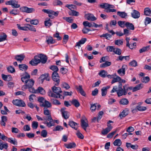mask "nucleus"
<instances>
[{
  "mask_svg": "<svg viewBox=\"0 0 151 151\" xmlns=\"http://www.w3.org/2000/svg\"><path fill=\"white\" fill-rule=\"evenodd\" d=\"M115 92H116L118 96L119 97L122 95H125L127 94L125 86H123V88H122V84L121 83L119 84L118 87L116 86H114L113 87L111 92L112 93Z\"/></svg>",
  "mask_w": 151,
  "mask_h": 151,
  "instance_id": "f257e3e1",
  "label": "nucleus"
},
{
  "mask_svg": "<svg viewBox=\"0 0 151 151\" xmlns=\"http://www.w3.org/2000/svg\"><path fill=\"white\" fill-rule=\"evenodd\" d=\"M44 114L46 116L43 117L44 119L46 121V123L48 127H50L54 125V122L52 119L50 111L47 109H44Z\"/></svg>",
  "mask_w": 151,
  "mask_h": 151,
  "instance_id": "f03ea898",
  "label": "nucleus"
},
{
  "mask_svg": "<svg viewBox=\"0 0 151 151\" xmlns=\"http://www.w3.org/2000/svg\"><path fill=\"white\" fill-rule=\"evenodd\" d=\"M53 92H51L49 94V96L53 97L62 99L63 98L62 96H61L60 93L62 92L61 88L59 87H56L55 86H53L52 88Z\"/></svg>",
  "mask_w": 151,
  "mask_h": 151,
  "instance_id": "7ed1b4c3",
  "label": "nucleus"
},
{
  "mask_svg": "<svg viewBox=\"0 0 151 151\" xmlns=\"http://www.w3.org/2000/svg\"><path fill=\"white\" fill-rule=\"evenodd\" d=\"M35 81L32 79H29L25 83L26 84L24 85L22 87V89L23 91H25L27 89H28L29 91L31 93V90H34V88L33 86L34 85Z\"/></svg>",
  "mask_w": 151,
  "mask_h": 151,
  "instance_id": "20e7f679",
  "label": "nucleus"
},
{
  "mask_svg": "<svg viewBox=\"0 0 151 151\" xmlns=\"http://www.w3.org/2000/svg\"><path fill=\"white\" fill-rule=\"evenodd\" d=\"M42 11L48 14L49 17L52 19L54 18V16H57L59 14V12L58 11L55 12L52 10L49 9H43Z\"/></svg>",
  "mask_w": 151,
  "mask_h": 151,
  "instance_id": "39448f33",
  "label": "nucleus"
},
{
  "mask_svg": "<svg viewBox=\"0 0 151 151\" xmlns=\"http://www.w3.org/2000/svg\"><path fill=\"white\" fill-rule=\"evenodd\" d=\"M21 12L27 13H30L35 12V10L33 8H29L26 6H23L20 9Z\"/></svg>",
  "mask_w": 151,
  "mask_h": 151,
  "instance_id": "423d86ee",
  "label": "nucleus"
},
{
  "mask_svg": "<svg viewBox=\"0 0 151 151\" xmlns=\"http://www.w3.org/2000/svg\"><path fill=\"white\" fill-rule=\"evenodd\" d=\"M6 5H10L13 8H17L20 7V5L18 4V2L16 0H11L6 2Z\"/></svg>",
  "mask_w": 151,
  "mask_h": 151,
  "instance_id": "0eeeda50",
  "label": "nucleus"
},
{
  "mask_svg": "<svg viewBox=\"0 0 151 151\" xmlns=\"http://www.w3.org/2000/svg\"><path fill=\"white\" fill-rule=\"evenodd\" d=\"M12 103L14 105L24 107L26 106V104L24 102L21 100H13L12 101Z\"/></svg>",
  "mask_w": 151,
  "mask_h": 151,
  "instance_id": "6e6552de",
  "label": "nucleus"
},
{
  "mask_svg": "<svg viewBox=\"0 0 151 151\" xmlns=\"http://www.w3.org/2000/svg\"><path fill=\"white\" fill-rule=\"evenodd\" d=\"M52 78L53 80L56 82L55 85L58 86L60 83L59 76L57 72H53L52 75Z\"/></svg>",
  "mask_w": 151,
  "mask_h": 151,
  "instance_id": "1a4fd4ad",
  "label": "nucleus"
},
{
  "mask_svg": "<svg viewBox=\"0 0 151 151\" xmlns=\"http://www.w3.org/2000/svg\"><path fill=\"white\" fill-rule=\"evenodd\" d=\"M31 93H40L42 95H44L45 93V91L44 89L41 87H39L37 89L35 90V89L34 90H31Z\"/></svg>",
  "mask_w": 151,
  "mask_h": 151,
  "instance_id": "9d476101",
  "label": "nucleus"
},
{
  "mask_svg": "<svg viewBox=\"0 0 151 151\" xmlns=\"http://www.w3.org/2000/svg\"><path fill=\"white\" fill-rule=\"evenodd\" d=\"M38 56V58L39 59L40 63H45L47 60V56L43 54H40L37 56Z\"/></svg>",
  "mask_w": 151,
  "mask_h": 151,
  "instance_id": "9b49d317",
  "label": "nucleus"
},
{
  "mask_svg": "<svg viewBox=\"0 0 151 151\" xmlns=\"http://www.w3.org/2000/svg\"><path fill=\"white\" fill-rule=\"evenodd\" d=\"M38 56L37 55L35 56L34 58L30 61L29 63L33 66H35L40 63L39 58H38Z\"/></svg>",
  "mask_w": 151,
  "mask_h": 151,
  "instance_id": "f8f14e48",
  "label": "nucleus"
},
{
  "mask_svg": "<svg viewBox=\"0 0 151 151\" xmlns=\"http://www.w3.org/2000/svg\"><path fill=\"white\" fill-rule=\"evenodd\" d=\"M81 126L82 128L85 131H86V128L88 127V124L86 119L84 120L82 119L81 120Z\"/></svg>",
  "mask_w": 151,
  "mask_h": 151,
  "instance_id": "ddd939ff",
  "label": "nucleus"
},
{
  "mask_svg": "<svg viewBox=\"0 0 151 151\" xmlns=\"http://www.w3.org/2000/svg\"><path fill=\"white\" fill-rule=\"evenodd\" d=\"M85 17L88 20L94 21L97 19V18L92 14H85Z\"/></svg>",
  "mask_w": 151,
  "mask_h": 151,
  "instance_id": "4468645a",
  "label": "nucleus"
},
{
  "mask_svg": "<svg viewBox=\"0 0 151 151\" xmlns=\"http://www.w3.org/2000/svg\"><path fill=\"white\" fill-rule=\"evenodd\" d=\"M129 112V111L128 109L126 108L120 113L119 116L121 118L124 117L128 114Z\"/></svg>",
  "mask_w": 151,
  "mask_h": 151,
  "instance_id": "2eb2a0df",
  "label": "nucleus"
},
{
  "mask_svg": "<svg viewBox=\"0 0 151 151\" xmlns=\"http://www.w3.org/2000/svg\"><path fill=\"white\" fill-rule=\"evenodd\" d=\"M132 17L134 18H138L140 16L139 12L135 10H134L132 13H131Z\"/></svg>",
  "mask_w": 151,
  "mask_h": 151,
  "instance_id": "dca6fc26",
  "label": "nucleus"
},
{
  "mask_svg": "<svg viewBox=\"0 0 151 151\" xmlns=\"http://www.w3.org/2000/svg\"><path fill=\"white\" fill-rule=\"evenodd\" d=\"M1 77L2 79L5 81H10L12 79L11 76L9 75H6L2 74H1Z\"/></svg>",
  "mask_w": 151,
  "mask_h": 151,
  "instance_id": "f3484780",
  "label": "nucleus"
},
{
  "mask_svg": "<svg viewBox=\"0 0 151 151\" xmlns=\"http://www.w3.org/2000/svg\"><path fill=\"white\" fill-rule=\"evenodd\" d=\"M110 88V86H107L103 87L101 89V95L103 96H106L107 93V90Z\"/></svg>",
  "mask_w": 151,
  "mask_h": 151,
  "instance_id": "a211bd4d",
  "label": "nucleus"
},
{
  "mask_svg": "<svg viewBox=\"0 0 151 151\" xmlns=\"http://www.w3.org/2000/svg\"><path fill=\"white\" fill-rule=\"evenodd\" d=\"M25 56L22 54L20 55H17L15 56L14 58L18 61L21 63L22 61L25 58Z\"/></svg>",
  "mask_w": 151,
  "mask_h": 151,
  "instance_id": "6ab92c4d",
  "label": "nucleus"
},
{
  "mask_svg": "<svg viewBox=\"0 0 151 151\" xmlns=\"http://www.w3.org/2000/svg\"><path fill=\"white\" fill-rule=\"evenodd\" d=\"M125 65H123L122 68L117 71V72L120 76H124L125 74Z\"/></svg>",
  "mask_w": 151,
  "mask_h": 151,
  "instance_id": "aec40b11",
  "label": "nucleus"
},
{
  "mask_svg": "<svg viewBox=\"0 0 151 151\" xmlns=\"http://www.w3.org/2000/svg\"><path fill=\"white\" fill-rule=\"evenodd\" d=\"M30 76L26 72L25 75L21 78V80L22 82L25 83L29 79Z\"/></svg>",
  "mask_w": 151,
  "mask_h": 151,
  "instance_id": "412c9836",
  "label": "nucleus"
},
{
  "mask_svg": "<svg viewBox=\"0 0 151 151\" xmlns=\"http://www.w3.org/2000/svg\"><path fill=\"white\" fill-rule=\"evenodd\" d=\"M46 42L48 44H52L55 43V41L54 40L51 36L47 37Z\"/></svg>",
  "mask_w": 151,
  "mask_h": 151,
  "instance_id": "4be33fe9",
  "label": "nucleus"
},
{
  "mask_svg": "<svg viewBox=\"0 0 151 151\" xmlns=\"http://www.w3.org/2000/svg\"><path fill=\"white\" fill-rule=\"evenodd\" d=\"M8 146L7 143L3 144L2 141L0 140V150H2L4 148L6 149Z\"/></svg>",
  "mask_w": 151,
  "mask_h": 151,
  "instance_id": "5701e85b",
  "label": "nucleus"
},
{
  "mask_svg": "<svg viewBox=\"0 0 151 151\" xmlns=\"http://www.w3.org/2000/svg\"><path fill=\"white\" fill-rule=\"evenodd\" d=\"M144 14L146 16H150L151 15V10L149 8H145L144 10Z\"/></svg>",
  "mask_w": 151,
  "mask_h": 151,
  "instance_id": "b1692460",
  "label": "nucleus"
},
{
  "mask_svg": "<svg viewBox=\"0 0 151 151\" xmlns=\"http://www.w3.org/2000/svg\"><path fill=\"white\" fill-rule=\"evenodd\" d=\"M64 145L65 147L68 149L73 148L76 146V144L74 142L70 143L68 144H65Z\"/></svg>",
  "mask_w": 151,
  "mask_h": 151,
  "instance_id": "393cba45",
  "label": "nucleus"
},
{
  "mask_svg": "<svg viewBox=\"0 0 151 151\" xmlns=\"http://www.w3.org/2000/svg\"><path fill=\"white\" fill-rule=\"evenodd\" d=\"M126 27L128 29L132 30L134 29V27L133 24L129 22H127L126 23Z\"/></svg>",
  "mask_w": 151,
  "mask_h": 151,
  "instance_id": "a878e982",
  "label": "nucleus"
},
{
  "mask_svg": "<svg viewBox=\"0 0 151 151\" xmlns=\"http://www.w3.org/2000/svg\"><path fill=\"white\" fill-rule=\"evenodd\" d=\"M68 14L70 15L75 16H78L79 15V13L78 12L74 10L70 11L68 12Z\"/></svg>",
  "mask_w": 151,
  "mask_h": 151,
  "instance_id": "bb28decb",
  "label": "nucleus"
},
{
  "mask_svg": "<svg viewBox=\"0 0 151 151\" xmlns=\"http://www.w3.org/2000/svg\"><path fill=\"white\" fill-rule=\"evenodd\" d=\"M19 69L22 70H26L28 68V66L25 64H20L19 65Z\"/></svg>",
  "mask_w": 151,
  "mask_h": 151,
  "instance_id": "cd10ccee",
  "label": "nucleus"
},
{
  "mask_svg": "<svg viewBox=\"0 0 151 151\" xmlns=\"http://www.w3.org/2000/svg\"><path fill=\"white\" fill-rule=\"evenodd\" d=\"M42 106L45 107L49 108L51 106V104L49 101L45 100L44 102L42 105Z\"/></svg>",
  "mask_w": 151,
  "mask_h": 151,
  "instance_id": "c85d7f7f",
  "label": "nucleus"
},
{
  "mask_svg": "<svg viewBox=\"0 0 151 151\" xmlns=\"http://www.w3.org/2000/svg\"><path fill=\"white\" fill-rule=\"evenodd\" d=\"M129 103V101L128 100L125 98L122 99L119 101V103L120 104L124 105L128 104Z\"/></svg>",
  "mask_w": 151,
  "mask_h": 151,
  "instance_id": "c756f323",
  "label": "nucleus"
},
{
  "mask_svg": "<svg viewBox=\"0 0 151 151\" xmlns=\"http://www.w3.org/2000/svg\"><path fill=\"white\" fill-rule=\"evenodd\" d=\"M69 125L72 128L77 130V124L73 121H70L69 123Z\"/></svg>",
  "mask_w": 151,
  "mask_h": 151,
  "instance_id": "7c9ffc66",
  "label": "nucleus"
},
{
  "mask_svg": "<svg viewBox=\"0 0 151 151\" xmlns=\"http://www.w3.org/2000/svg\"><path fill=\"white\" fill-rule=\"evenodd\" d=\"M86 41V38H82L81 40L79 42H77L76 43V46L80 47L81 44H83L85 43V42Z\"/></svg>",
  "mask_w": 151,
  "mask_h": 151,
  "instance_id": "2f4dec72",
  "label": "nucleus"
},
{
  "mask_svg": "<svg viewBox=\"0 0 151 151\" xmlns=\"http://www.w3.org/2000/svg\"><path fill=\"white\" fill-rule=\"evenodd\" d=\"M41 77L42 78L41 80L42 82L45 80H46L47 81H49L50 80L48 74L42 75L41 76Z\"/></svg>",
  "mask_w": 151,
  "mask_h": 151,
  "instance_id": "473e14b6",
  "label": "nucleus"
},
{
  "mask_svg": "<svg viewBox=\"0 0 151 151\" xmlns=\"http://www.w3.org/2000/svg\"><path fill=\"white\" fill-rule=\"evenodd\" d=\"M150 49V46H148L146 47H143L139 50V52L141 53L142 52L147 51Z\"/></svg>",
  "mask_w": 151,
  "mask_h": 151,
  "instance_id": "72a5a7b5",
  "label": "nucleus"
},
{
  "mask_svg": "<svg viewBox=\"0 0 151 151\" xmlns=\"http://www.w3.org/2000/svg\"><path fill=\"white\" fill-rule=\"evenodd\" d=\"M111 130L110 129L106 127L105 129H103L101 132V134L105 135L109 133Z\"/></svg>",
  "mask_w": 151,
  "mask_h": 151,
  "instance_id": "f704fd0d",
  "label": "nucleus"
},
{
  "mask_svg": "<svg viewBox=\"0 0 151 151\" xmlns=\"http://www.w3.org/2000/svg\"><path fill=\"white\" fill-rule=\"evenodd\" d=\"M143 86L142 84H139L134 87L133 89V91L135 92L139 90L142 88Z\"/></svg>",
  "mask_w": 151,
  "mask_h": 151,
  "instance_id": "c9c22d12",
  "label": "nucleus"
},
{
  "mask_svg": "<svg viewBox=\"0 0 151 151\" xmlns=\"http://www.w3.org/2000/svg\"><path fill=\"white\" fill-rule=\"evenodd\" d=\"M7 140L9 142L14 145H17V140L15 139H12V138H8Z\"/></svg>",
  "mask_w": 151,
  "mask_h": 151,
  "instance_id": "e433bc0d",
  "label": "nucleus"
},
{
  "mask_svg": "<svg viewBox=\"0 0 151 151\" xmlns=\"http://www.w3.org/2000/svg\"><path fill=\"white\" fill-rule=\"evenodd\" d=\"M109 4L107 3H104L101 4L99 6L100 8L104 9L106 10L108 8H109Z\"/></svg>",
  "mask_w": 151,
  "mask_h": 151,
  "instance_id": "4c0bfd02",
  "label": "nucleus"
},
{
  "mask_svg": "<svg viewBox=\"0 0 151 151\" xmlns=\"http://www.w3.org/2000/svg\"><path fill=\"white\" fill-rule=\"evenodd\" d=\"M117 14L122 18H125L127 16V14L125 12L118 11L117 12Z\"/></svg>",
  "mask_w": 151,
  "mask_h": 151,
  "instance_id": "58836bf2",
  "label": "nucleus"
},
{
  "mask_svg": "<svg viewBox=\"0 0 151 151\" xmlns=\"http://www.w3.org/2000/svg\"><path fill=\"white\" fill-rule=\"evenodd\" d=\"M7 38V35L4 33H3L2 34L0 35V42H2L5 40Z\"/></svg>",
  "mask_w": 151,
  "mask_h": 151,
  "instance_id": "ea45409f",
  "label": "nucleus"
},
{
  "mask_svg": "<svg viewBox=\"0 0 151 151\" xmlns=\"http://www.w3.org/2000/svg\"><path fill=\"white\" fill-rule=\"evenodd\" d=\"M19 11L16 9H13L9 12V13L11 14L17 15L19 14Z\"/></svg>",
  "mask_w": 151,
  "mask_h": 151,
  "instance_id": "a19ab883",
  "label": "nucleus"
},
{
  "mask_svg": "<svg viewBox=\"0 0 151 151\" xmlns=\"http://www.w3.org/2000/svg\"><path fill=\"white\" fill-rule=\"evenodd\" d=\"M123 40H115L114 44L115 45L118 46L122 45L123 44Z\"/></svg>",
  "mask_w": 151,
  "mask_h": 151,
  "instance_id": "79ce46f5",
  "label": "nucleus"
},
{
  "mask_svg": "<svg viewBox=\"0 0 151 151\" xmlns=\"http://www.w3.org/2000/svg\"><path fill=\"white\" fill-rule=\"evenodd\" d=\"M45 26L49 27L52 25L50 19H47L45 21Z\"/></svg>",
  "mask_w": 151,
  "mask_h": 151,
  "instance_id": "37998d69",
  "label": "nucleus"
},
{
  "mask_svg": "<svg viewBox=\"0 0 151 151\" xmlns=\"http://www.w3.org/2000/svg\"><path fill=\"white\" fill-rule=\"evenodd\" d=\"M114 145L115 146H119L122 144V142L119 139H116L113 143Z\"/></svg>",
  "mask_w": 151,
  "mask_h": 151,
  "instance_id": "c03bdc74",
  "label": "nucleus"
},
{
  "mask_svg": "<svg viewBox=\"0 0 151 151\" xmlns=\"http://www.w3.org/2000/svg\"><path fill=\"white\" fill-rule=\"evenodd\" d=\"M111 64V62L107 61L105 62V63L101 64L100 65V67L101 68H105L110 65Z\"/></svg>",
  "mask_w": 151,
  "mask_h": 151,
  "instance_id": "a18cd8bd",
  "label": "nucleus"
},
{
  "mask_svg": "<svg viewBox=\"0 0 151 151\" xmlns=\"http://www.w3.org/2000/svg\"><path fill=\"white\" fill-rule=\"evenodd\" d=\"M107 72L104 70L101 71L99 73V74L102 78L105 77L107 75Z\"/></svg>",
  "mask_w": 151,
  "mask_h": 151,
  "instance_id": "49530a36",
  "label": "nucleus"
},
{
  "mask_svg": "<svg viewBox=\"0 0 151 151\" xmlns=\"http://www.w3.org/2000/svg\"><path fill=\"white\" fill-rule=\"evenodd\" d=\"M121 80V78L118 76H117L115 78H114L111 81V83L113 84L117 82H119Z\"/></svg>",
  "mask_w": 151,
  "mask_h": 151,
  "instance_id": "de8ad7c7",
  "label": "nucleus"
},
{
  "mask_svg": "<svg viewBox=\"0 0 151 151\" xmlns=\"http://www.w3.org/2000/svg\"><path fill=\"white\" fill-rule=\"evenodd\" d=\"M93 22L90 23L88 21H85L83 22V25L85 27H93Z\"/></svg>",
  "mask_w": 151,
  "mask_h": 151,
  "instance_id": "09e8293b",
  "label": "nucleus"
},
{
  "mask_svg": "<svg viewBox=\"0 0 151 151\" xmlns=\"http://www.w3.org/2000/svg\"><path fill=\"white\" fill-rule=\"evenodd\" d=\"M72 103L76 107H78L80 106V103L76 99H74L72 100Z\"/></svg>",
  "mask_w": 151,
  "mask_h": 151,
  "instance_id": "8fccbe9b",
  "label": "nucleus"
},
{
  "mask_svg": "<svg viewBox=\"0 0 151 151\" xmlns=\"http://www.w3.org/2000/svg\"><path fill=\"white\" fill-rule=\"evenodd\" d=\"M27 29L31 31L35 32H36V29L33 26L29 24H27Z\"/></svg>",
  "mask_w": 151,
  "mask_h": 151,
  "instance_id": "3c124183",
  "label": "nucleus"
},
{
  "mask_svg": "<svg viewBox=\"0 0 151 151\" xmlns=\"http://www.w3.org/2000/svg\"><path fill=\"white\" fill-rule=\"evenodd\" d=\"M62 116L65 119H68L69 116V113L68 111L63 112L61 113Z\"/></svg>",
  "mask_w": 151,
  "mask_h": 151,
  "instance_id": "603ef678",
  "label": "nucleus"
},
{
  "mask_svg": "<svg viewBox=\"0 0 151 151\" xmlns=\"http://www.w3.org/2000/svg\"><path fill=\"white\" fill-rule=\"evenodd\" d=\"M113 52L115 54L120 55L121 54L122 50L118 48H115Z\"/></svg>",
  "mask_w": 151,
  "mask_h": 151,
  "instance_id": "864d4df0",
  "label": "nucleus"
},
{
  "mask_svg": "<svg viewBox=\"0 0 151 151\" xmlns=\"http://www.w3.org/2000/svg\"><path fill=\"white\" fill-rule=\"evenodd\" d=\"M150 81V78L148 76L143 77L141 79L142 81L145 83H148Z\"/></svg>",
  "mask_w": 151,
  "mask_h": 151,
  "instance_id": "5fc2aeb1",
  "label": "nucleus"
},
{
  "mask_svg": "<svg viewBox=\"0 0 151 151\" xmlns=\"http://www.w3.org/2000/svg\"><path fill=\"white\" fill-rule=\"evenodd\" d=\"M114 47L113 46H108L106 48V50L108 52H114Z\"/></svg>",
  "mask_w": 151,
  "mask_h": 151,
  "instance_id": "6e6d98bb",
  "label": "nucleus"
},
{
  "mask_svg": "<svg viewBox=\"0 0 151 151\" xmlns=\"http://www.w3.org/2000/svg\"><path fill=\"white\" fill-rule=\"evenodd\" d=\"M17 26L18 29L20 30H24L27 31L28 30L27 29V27H21L20 24H17Z\"/></svg>",
  "mask_w": 151,
  "mask_h": 151,
  "instance_id": "4d7b16f0",
  "label": "nucleus"
},
{
  "mask_svg": "<svg viewBox=\"0 0 151 151\" xmlns=\"http://www.w3.org/2000/svg\"><path fill=\"white\" fill-rule=\"evenodd\" d=\"M65 6L68 7L70 10H73L72 9H76V6L75 5L73 4H67Z\"/></svg>",
  "mask_w": 151,
  "mask_h": 151,
  "instance_id": "13d9d810",
  "label": "nucleus"
},
{
  "mask_svg": "<svg viewBox=\"0 0 151 151\" xmlns=\"http://www.w3.org/2000/svg\"><path fill=\"white\" fill-rule=\"evenodd\" d=\"M126 22L124 21H119L118 22V25L121 27L124 28L126 26Z\"/></svg>",
  "mask_w": 151,
  "mask_h": 151,
  "instance_id": "bf43d9fd",
  "label": "nucleus"
},
{
  "mask_svg": "<svg viewBox=\"0 0 151 151\" xmlns=\"http://www.w3.org/2000/svg\"><path fill=\"white\" fill-rule=\"evenodd\" d=\"M38 126V122L35 121H34L32 122V126L33 128L34 129H36L37 128Z\"/></svg>",
  "mask_w": 151,
  "mask_h": 151,
  "instance_id": "052dcab7",
  "label": "nucleus"
},
{
  "mask_svg": "<svg viewBox=\"0 0 151 151\" xmlns=\"http://www.w3.org/2000/svg\"><path fill=\"white\" fill-rule=\"evenodd\" d=\"M137 109L138 111H145L147 109V108L146 107L139 106H137Z\"/></svg>",
  "mask_w": 151,
  "mask_h": 151,
  "instance_id": "680f3d73",
  "label": "nucleus"
},
{
  "mask_svg": "<svg viewBox=\"0 0 151 151\" xmlns=\"http://www.w3.org/2000/svg\"><path fill=\"white\" fill-rule=\"evenodd\" d=\"M63 19L65 20L67 22L70 23H72L73 21V19L71 17H63Z\"/></svg>",
  "mask_w": 151,
  "mask_h": 151,
  "instance_id": "e2e57ef3",
  "label": "nucleus"
},
{
  "mask_svg": "<svg viewBox=\"0 0 151 151\" xmlns=\"http://www.w3.org/2000/svg\"><path fill=\"white\" fill-rule=\"evenodd\" d=\"M7 69L8 72L11 73H13L15 71L14 68L11 66L7 68Z\"/></svg>",
  "mask_w": 151,
  "mask_h": 151,
  "instance_id": "0e129e2a",
  "label": "nucleus"
},
{
  "mask_svg": "<svg viewBox=\"0 0 151 151\" xmlns=\"http://www.w3.org/2000/svg\"><path fill=\"white\" fill-rule=\"evenodd\" d=\"M129 65L133 67H136L137 65V62L135 60H133L130 62L129 64Z\"/></svg>",
  "mask_w": 151,
  "mask_h": 151,
  "instance_id": "69168bd1",
  "label": "nucleus"
},
{
  "mask_svg": "<svg viewBox=\"0 0 151 151\" xmlns=\"http://www.w3.org/2000/svg\"><path fill=\"white\" fill-rule=\"evenodd\" d=\"M50 69L53 71V72H57L58 70V67L55 65H52L50 67Z\"/></svg>",
  "mask_w": 151,
  "mask_h": 151,
  "instance_id": "338daca9",
  "label": "nucleus"
},
{
  "mask_svg": "<svg viewBox=\"0 0 151 151\" xmlns=\"http://www.w3.org/2000/svg\"><path fill=\"white\" fill-rule=\"evenodd\" d=\"M151 22V18L148 17H146L145 19V25L150 24Z\"/></svg>",
  "mask_w": 151,
  "mask_h": 151,
  "instance_id": "774afa93",
  "label": "nucleus"
}]
</instances>
